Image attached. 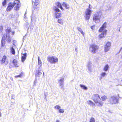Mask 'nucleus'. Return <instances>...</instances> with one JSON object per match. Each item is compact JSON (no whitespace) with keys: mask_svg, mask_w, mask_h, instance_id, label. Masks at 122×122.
<instances>
[{"mask_svg":"<svg viewBox=\"0 0 122 122\" xmlns=\"http://www.w3.org/2000/svg\"><path fill=\"white\" fill-rule=\"evenodd\" d=\"M47 60L51 63H55L57 62L58 61V58L54 56L48 57Z\"/></svg>","mask_w":122,"mask_h":122,"instance_id":"obj_5","label":"nucleus"},{"mask_svg":"<svg viewBox=\"0 0 122 122\" xmlns=\"http://www.w3.org/2000/svg\"><path fill=\"white\" fill-rule=\"evenodd\" d=\"M3 26L2 25H1L0 26V33H2L3 30Z\"/></svg>","mask_w":122,"mask_h":122,"instance_id":"obj_28","label":"nucleus"},{"mask_svg":"<svg viewBox=\"0 0 122 122\" xmlns=\"http://www.w3.org/2000/svg\"><path fill=\"white\" fill-rule=\"evenodd\" d=\"M56 18H58V17H57H57H56Z\"/></svg>","mask_w":122,"mask_h":122,"instance_id":"obj_51","label":"nucleus"},{"mask_svg":"<svg viewBox=\"0 0 122 122\" xmlns=\"http://www.w3.org/2000/svg\"><path fill=\"white\" fill-rule=\"evenodd\" d=\"M37 6H36V8H37Z\"/></svg>","mask_w":122,"mask_h":122,"instance_id":"obj_49","label":"nucleus"},{"mask_svg":"<svg viewBox=\"0 0 122 122\" xmlns=\"http://www.w3.org/2000/svg\"><path fill=\"white\" fill-rule=\"evenodd\" d=\"M63 80H64V79L62 78V79H61L60 80H59V81H60L62 82L63 81Z\"/></svg>","mask_w":122,"mask_h":122,"instance_id":"obj_40","label":"nucleus"},{"mask_svg":"<svg viewBox=\"0 0 122 122\" xmlns=\"http://www.w3.org/2000/svg\"><path fill=\"white\" fill-rule=\"evenodd\" d=\"M41 74H42V73L40 72L39 70H37L36 71V76H39V75Z\"/></svg>","mask_w":122,"mask_h":122,"instance_id":"obj_21","label":"nucleus"},{"mask_svg":"<svg viewBox=\"0 0 122 122\" xmlns=\"http://www.w3.org/2000/svg\"><path fill=\"white\" fill-rule=\"evenodd\" d=\"M6 34L7 36L6 39L7 42L8 43H10L11 41V39L10 36L9 35H8L7 34Z\"/></svg>","mask_w":122,"mask_h":122,"instance_id":"obj_12","label":"nucleus"},{"mask_svg":"<svg viewBox=\"0 0 122 122\" xmlns=\"http://www.w3.org/2000/svg\"><path fill=\"white\" fill-rule=\"evenodd\" d=\"M89 9H91L92 8V6L90 4L89 5Z\"/></svg>","mask_w":122,"mask_h":122,"instance_id":"obj_41","label":"nucleus"},{"mask_svg":"<svg viewBox=\"0 0 122 122\" xmlns=\"http://www.w3.org/2000/svg\"><path fill=\"white\" fill-rule=\"evenodd\" d=\"M55 11L57 12H60V10L56 7H55L54 8Z\"/></svg>","mask_w":122,"mask_h":122,"instance_id":"obj_29","label":"nucleus"},{"mask_svg":"<svg viewBox=\"0 0 122 122\" xmlns=\"http://www.w3.org/2000/svg\"><path fill=\"white\" fill-rule=\"evenodd\" d=\"M109 68V66L107 64L106 65L103 69V70L105 71H107Z\"/></svg>","mask_w":122,"mask_h":122,"instance_id":"obj_22","label":"nucleus"},{"mask_svg":"<svg viewBox=\"0 0 122 122\" xmlns=\"http://www.w3.org/2000/svg\"><path fill=\"white\" fill-rule=\"evenodd\" d=\"M58 22L61 24H63V23L62 20L61 19H58Z\"/></svg>","mask_w":122,"mask_h":122,"instance_id":"obj_33","label":"nucleus"},{"mask_svg":"<svg viewBox=\"0 0 122 122\" xmlns=\"http://www.w3.org/2000/svg\"><path fill=\"white\" fill-rule=\"evenodd\" d=\"M38 64L40 66H41L42 64V62L40 59V57L38 56Z\"/></svg>","mask_w":122,"mask_h":122,"instance_id":"obj_25","label":"nucleus"},{"mask_svg":"<svg viewBox=\"0 0 122 122\" xmlns=\"http://www.w3.org/2000/svg\"><path fill=\"white\" fill-rule=\"evenodd\" d=\"M110 48L108 47L104 46V51L105 52H106L109 51L110 50Z\"/></svg>","mask_w":122,"mask_h":122,"instance_id":"obj_20","label":"nucleus"},{"mask_svg":"<svg viewBox=\"0 0 122 122\" xmlns=\"http://www.w3.org/2000/svg\"><path fill=\"white\" fill-rule=\"evenodd\" d=\"M63 84V83H60V86H61Z\"/></svg>","mask_w":122,"mask_h":122,"instance_id":"obj_44","label":"nucleus"},{"mask_svg":"<svg viewBox=\"0 0 122 122\" xmlns=\"http://www.w3.org/2000/svg\"><path fill=\"white\" fill-rule=\"evenodd\" d=\"M92 11L89 9H87L85 12L86 15H90Z\"/></svg>","mask_w":122,"mask_h":122,"instance_id":"obj_13","label":"nucleus"},{"mask_svg":"<svg viewBox=\"0 0 122 122\" xmlns=\"http://www.w3.org/2000/svg\"><path fill=\"white\" fill-rule=\"evenodd\" d=\"M20 3L19 0H16L13 3H9L6 9L7 11H10L12 9L14 6H15L14 9L15 10H19L20 7Z\"/></svg>","mask_w":122,"mask_h":122,"instance_id":"obj_1","label":"nucleus"},{"mask_svg":"<svg viewBox=\"0 0 122 122\" xmlns=\"http://www.w3.org/2000/svg\"><path fill=\"white\" fill-rule=\"evenodd\" d=\"M62 5L66 9H68L69 7V5L68 4H67L65 2H63V3Z\"/></svg>","mask_w":122,"mask_h":122,"instance_id":"obj_15","label":"nucleus"},{"mask_svg":"<svg viewBox=\"0 0 122 122\" xmlns=\"http://www.w3.org/2000/svg\"><path fill=\"white\" fill-rule=\"evenodd\" d=\"M87 103L90 105H94V103L91 100H89L87 101Z\"/></svg>","mask_w":122,"mask_h":122,"instance_id":"obj_23","label":"nucleus"},{"mask_svg":"<svg viewBox=\"0 0 122 122\" xmlns=\"http://www.w3.org/2000/svg\"><path fill=\"white\" fill-rule=\"evenodd\" d=\"M21 54L22 56L21 57V61L22 62H24L26 58L27 53H25L23 54L22 53Z\"/></svg>","mask_w":122,"mask_h":122,"instance_id":"obj_10","label":"nucleus"},{"mask_svg":"<svg viewBox=\"0 0 122 122\" xmlns=\"http://www.w3.org/2000/svg\"><path fill=\"white\" fill-rule=\"evenodd\" d=\"M95 25H93L91 27V29L92 30H94L95 28Z\"/></svg>","mask_w":122,"mask_h":122,"instance_id":"obj_39","label":"nucleus"},{"mask_svg":"<svg viewBox=\"0 0 122 122\" xmlns=\"http://www.w3.org/2000/svg\"><path fill=\"white\" fill-rule=\"evenodd\" d=\"M56 5L58 7L60 8L62 10H63V8L62 7L61 4L59 2H57L56 3Z\"/></svg>","mask_w":122,"mask_h":122,"instance_id":"obj_17","label":"nucleus"},{"mask_svg":"<svg viewBox=\"0 0 122 122\" xmlns=\"http://www.w3.org/2000/svg\"><path fill=\"white\" fill-rule=\"evenodd\" d=\"M12 64L14 67H19L20 66V64L18 61L16 59L13 60Z\"/></svg>","mask_w":122,"mask_h":122,"instance_id":"obj_7","label":"nucleus"},{"mask_svg":"<svg viewBox=\"0 0 122 122\" xmlns=\"http://www.w3.org/2000/svg\"><path fill=\"white\" fill-rule=\"evenodd\" d=\"M56 122H59L58 120H56Z\"/></svg>","mask_w":122,"mask_h":122,"instance_id":"obj_45","label":"nucleus"},{"mask_svg":"<svg viewBox=\"0 0 122 122\" xmlns=\"http://www.w3.org/2000/svg\"><path fill=\"white\" fill-rule=\"evenodd\" d=\"M22 76V74L21 73L20 75L17 76H15V78H17L18 77H21Z\"/></svg>","mask_w":122,"mask_h":122,"instance_id":"obj_30","label":"nucleus"},{"mask_svg":"<svg viewBox=\"0 0 122 122\" xmlns=\"http://www.w3.org/2000/svg\"><path fill=\"white\" fill-rule=\"evenodd\" d=\"M58 17H59V15H58Z\"/></svg>","mask_w":122,"mask_h":122,"instance_id":"obj_50","label":"nucleus"},{"mask_svg":"<svg viewBox=\"0 0 122 122\" xmlns=\"http://www.w3.org/2000/svg\"><path fill=\"white\" fill-rule=\"evenodd\" d=\"M6 32L7 33L9 34L11 31V29L10 27H8L7 28L5 29Z\"/></svg>","mask_w":122,"mask_h":122,"instance_id":"obj_16","label":"nucleus"},{"mask_svg":"<svg viewBox=\"0 0 122 122\" xmlns=\"http://www.w3.org/2000/svg\"><path fill=\"white\" fill-rule=\"evenodd\" d=\"M90 18L89 16H86L85 17V19L86 20H88Z\"/></svg>","mask_w":122,"mask_h":122,"instance_id":"obj_38","label":"nucleus"},{"mask_svg":"<svg viewBox=\"0 0 122 122\" xmlns=\"http://www.w3.org/2000/svg\"><path fill=\"white\" fill-rule=\"evenodd\" d=\"M25 14H25V15H25Z\"/></svg>","mask_w":122,"mask_h":122,"instance_id":"obj_47","label":"nucleus"},{"mask_svg":"<svg viewBox=\"0 0 122 122\" xmlns=\"http://www.w3.org/2000/svg\"><path fill=\"white\" fill-rule=\"evenodd\" d=\"M10 52L13 55H14L15 54V49L13 47H11L10 49Z\"/></svg>","mask_w":122,"mask_h":122,"instance_id":"obj_19","label":"nucleus"},{"mask_svg":"<svg viewBox=\"0 0 122 122\" xmlns=\"http://www.w3.org/2000/svg\"><path fill=\"white\" fill-rule=\"evenodd\" d=\"M100 18L99 16H94L93 17V20L94 21L97 23L96 21L97 20H100Z\"/></svg>","mask_w":122,"mask_h":122,"instance_id":"obj_14","label":"nucleus"},{"mask_svg":"<svg viewBox=\"0 0 122 122\" xmlns=\"http://www.w3.org/2000/svg\"><path fill=\"white\" fill-rule=\"evenodd\" d=\"M80 87L82 88L83 89L86 90L87 89V87L85 86L84 85L80 84Z\"/></svg>","mask_w":122,"mask_h":122,"instance_id":"obj_26","label":"nucleus"},{"mask_svg":"<svg viewBox=\"0 0 122 122\" xmlns=\"http://www.w3.org/2000/svg\"><path fill=\"white\" fill-rule=\"evenodd\" d=\"M111 102L112 103H115L117 101V99L116 97L114 96H112L111 97Z\"/></svg>","mask_w":122,"mask_h":122,"instance_id":"obj_11","label":"nucleus"},{"mask_svg":"<svg viewBox=\"0 0 122 122\" xmlns=\"http://www.w3.org/2000/svg\"><path fill=\"white\" fill-rule=\"evenodd\" d=\"M78 30L80 31L82 35H84V32L83 31L81 28L79 27L78 28Z\"/></svg>","mask_w":122,"mask_h":122,"instance_id":"obj_31","label":"nucleus"},{"mask_svg":"<svg viewBox=\"0 0 122 122\" xmlns=\"http://www.w3.org/2000/svg\"><path fill=\"white\" fill-rule=\"evenodd\" d=\"M107 23L105 22L100 28L98 30V32H102L98 36L99 38L104 37L107 35V30H104V29L107 27Z\"/></svg>","mask_w":122,"mask_h":122,"instance_id":"obj_2","label":"nucleus"},{"mask_svg":"<svg viewBox=\"0 0 122 122\" xmlns=\"http://www.w3.org/2000/svg\"><path fill=\"white\" fill-rule=\"evenodd\" d=\"M32 1L33 2H34V1L33 0Z\"/></svg>","mask_w":122,"mask_h":122,"instance_id":"obj_48","label":"nucleus"},{"mask_svg":"<svg viewBox=\"0 0 122 122\" xmlns=\"http://www.w3.org/2000/svg\"><path fill=\"white\" fill-rule=\"evenodd\" d=\"M111 45V43L110 42L108 41L105 45L104 46L110 48Z\"/></svg>","mask_w":122,"mask_h":122,"instance_id":"obj_18","label":"nucleus"},{"mask_svg":"<svg viewBox=\"0 0 122 122\" xmlns=\"http://www.w3.org/2000/svg\"><path fill=\"white\" fill-rule=\"evenodd\" d=\"M7 58V57L6 56L4 55L3 56L1 59L0 60V62L1 64H2L5 63L6 62V63L5 64V65H6L8 63V61H6V60Z\"/></svg>","mask_w":122,"mask_h":122,"instance_id":"obj_9","label":"nucleus"},{"mask_svg":"<svg viewBox=\"0 0 122 122\" xmlns=\"http://www.w3.org/2000/svg\"><path fill=\"white\" fill-rule=\"evenodd\" d=\"M14 33H15V32L14 31H13L12 32V35H14Z\"/></svg>","mask_w":122,"mask_h":122,"instance_id":"obj_43","label":"nucleus"},{"mask_svg":"<svg viewBox=\"0 0 122 122\" xmlns=\"http://www.w3.org/2000/svg\"><path fill=\"white\" fill-rule=\"evenodd\" d=\"M101 98L102 99V101H105L107 98V97L105 95H104L101 97Z\"/></svg>","mask_w":122,"mask_h":122,"instance_id":"obj_24","label":"nucleus"},{"mask_svg":"<svg viewBox=\"0 0 122 122\" xmlns=\"http://www.w3.org/2000/svg\"><path fill=\"white\" fill-rule=\"evenodd\" d=\"M54 108L55 109L59 110L61 108V107L58 105H56L54 107Z\"/></svg>","mask_w":122,"mask_h":122,"instance_id":"obj_27","label":"nucleus"},{"mask_svg":"<svg viewBox=\"0 0 122 122\" xmlns=\"http://www.w3.org/2000/svg\"><path fill=\"white\" fill-rule=\"evenodd\" d=\"M60 14H59V13H56L55 15H60Z\"/></svg>","mask_w":122,"mask_h":122,"instance_id":"obj_42","label":"nucleus"},{"mask_svg":"<svg viewBox=\"0 0 122 122\" xmlns=\"http://www.w3.org/2000/svg\"><path fill=\"white\" fill-rule=\"evenodd\" d=\"M1 116V113L0 112V117Z\"/></svg>","mask_w":122,"mask_h":122,"instance_id":"obj_46","label":"nucleus"},{"mask_svg":"<svg viewBox=\"0 0 122 122\" xmlns=\"http://www.w3.org/2000/svg\"><path fill=\"white\" fill-rule=\"evenodd\" d=\"M97 14L98 15H102V12L100 11H98L97 12Z\"/></svg>","mask_w":122,"mask_h":122,"instance_id":"obj_36","label":"nucleus"},{"mask_svg":"<svg viewBox=\"0 0 122 122\" xmlns=\"http://www.w3.org/2000/svg\"><path fill=\"white\" fill-rule=\"evenodd\" d=\"M89 122H95L94 119L92 117L90 120Z\"/></svg>","mask_w":122,"mask_h":122,"instance_id":"obj_34","label":"nucleus"},{"mask_svg":"<svg viewBox=\"0 0 122 122\" xmlns=\"http://www.w3.org/2000/svg\"><path fill=\"white\" fill-rule=\"evenodd\" d=\"M6 0H4V1L2 3V5H3L4 6L6 4Z\"/></svg>","mask_w":122,"mask_h":122,"instance_id":"obj_35","label":"nucleus"},{"mask_svg":"<svg viewBox=\"0 0 122 122\" xmlns=\"http://www.w3.org/2000/svg\"><path fill=\"white\" fill-rule=\"evenodd\" d=\"M59 113H63L64 112V110L63 109H61L60 108L59 110Z\"/></svg>","mask_w":122,"mask_h":122,"instance_id":"obj_32","label":"nucleus"},{"mask_svg":"<svg viewBox=\"0 0 122 122\" xmlns=\"http://www.w3.org/2000/svg\"><path fill=\"white\" fill-rule=\"evenodd\" d=\"M106 75V74L105 72L102 73L101 74V75L103 77Z\"/></svg>","mask_w":122,"mask_h":122,"instance_id":"obj_37","label":"nucleus"},{"mask_svg":"<svg viewBox=\"0 0 122 122\" xmlns=\"http://www.w3.org/2000/svg\"><path fill=\"white\" fill-rule=\"evenodd\" d=\"M39 0H35L34 5V9L35 10H37L39 9Z\"/></svg>","mask_w":122,"mask_h":122,"instance_id":"obj_8","label":"nucleus"},{"mask_svg":"<svg viewBox=\"0 0 122 122\" xmlns=\"http://www.w3.org/2000/svg\"><path fill=\"white\" fill-rule=\"evenodd\" d=\"M7 36L6 34H4L1 40V46L3 47L5 46V40Z\"/></svg>","mask_w":122,"mask_h":122,"instance_id":"obj_6","label":"nucleus"},{"mask_svg":"<svg viewBox=\"0 0 122 122\" xmlns=\"http://www.w3.org/2000/svg\"><path fill=\"white\" fill-rule=\"evenodd\" d=\"M92 99L95 103L98 104V106H102L103 105V103L101 101L100 97L98 94H96L93 95Z\"/></svg>","mask_w":122,"mask_h":122,"instance_id":"obj_3","label":"nucleus"},{"mask_svg":"<svg viewBox=\"0 0 122 122\" xmlns=\"http://www.w3.org/2000/svg\"><path fill=\"white\" fill-rule=\"evenodd\" d=\"M99 49V47L95 44L90 45L89 47V49L91 52L92 53H95Z\"/></svg>","mask_w":122,"mask_h":122,"instance_id":"obj_4","label":"nucleus"}]
</instances>
